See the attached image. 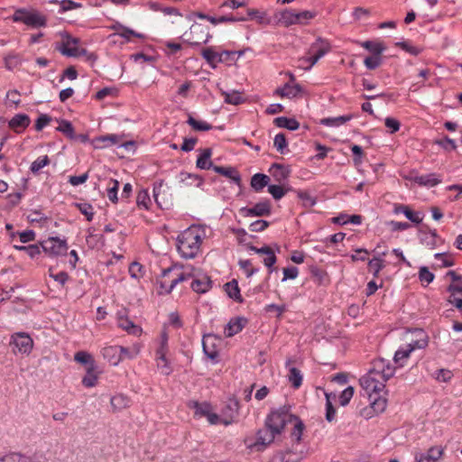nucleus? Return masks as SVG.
<instances>
[{
	"label": "nucleus",
	"instance_id": "obj_20",
	"mask_svg": "<svg viewBox=\"0 0 462 462\" xmlns=\"http://www.w3.org/2000/svg\"><path fill=\"white\" fill-rule=\"evenodd\" d=\"M247 320L242 317L231 319L225 327V335L226 337H231L239 333L245 326Z\"/></svg>",
	"mask_w": 462,
	"mask_h": 462
},
{
	"label": "nucleus",
	"instance_id": "obj_28",
	"mask_svg": "<svg viewBox=\"0 0 462 462\" xmlns=\"http://www.w3.org/2000/svg\"><path fill=\"white\" fill-rule=\"evenodd\" d=\"M269 171L274 178V180L278 182H282L288 179L291 170L289 167H286L280 163H273Z\"/></svg>",
	"mask_w": 462,
	"mask_h": 462
},
{
	"label": "nucleus",
	"instance_id": "obj_21",
	"mask_svg": "<svg viewBox=\"0 0 462 462\" xmlns=\"http://www.w3.org/2000/svg\"><path fill=\"white\" fill-rule=\"evenodd\" d=\"M120 346H109L101 350L103 357L107 360L112 365H117L121 362Z\"/></svg>",
	"mask_w": 462,
	"mask_h": 462
},
{
	"label": "nucleus",
	"instance_id": "obj_14",
	"mask_svg": "<svg viewBox=\"0 0 462 462\" xmlns=\"http://www.w3.org/2000/svg\"><path fill=\"white\" fill-rule=\"evenodd\" d=\"M444 449L441 447H431L426 453L415 455L416 462H438L443 456Z\"/></svg>",
	"mask_w": 462,
	"mask_h": 462
},
{
	"label": "nucleus",
	"instance_id": "obj_22",
	"mask_svg": "<svg viewBox=\"0 0 462 462\" xmlns=\"http://www.w3.org/2000/svg\"><path fill=\"white\" fill-rule=\"evenodd\" d=\"M213 171L220 175H223L230 179L236 185H241V176L236 168L232 166L223 167L216 165L213 167Z\"/></svg>",
	"mask_w": 462,
	"mask_h": 462
},
{
	"label": "nucleus",
	"instance_id": "obj_64",
	"mask_svg": "<svg viewBox=\"0 0 462 462\" xmlns=\"http://www.w3.org/2000/svg\"><path fill=\"white\" fill-rule=\"evenodd\" d=\"M384 125L389 129L390 134H394L400 130L401 123L393 117H386Z\"/></svg>",
	"mask_w": 462,
	"mask_h": 462
},
{
	"label": "nucleus",
	"instance_id": "obj_57",
	"mask_svg": "<svg viewBox=\"0 0 462 462\" xmlns=\"http://www.w3.org/2000/svg\"><path fill=\"white\" fill-rule=\"evenodd\" d=\"M2 462H30V459L20 453H9L2 457Z\"/></svg>",
	"mask_w": 462,
	"mask_h": 462
},
{
	"label": "nucleus",
	"instance_id": "obj_58",
	"mask_svg": "<svg viewBox=\"0 0 462 462\" xmlns=\"http://www.w3.org/2000/svg\"><path fill=\"white\" fill-rule=\"evenodd\" d=\"M354 395V387H346L339 395V403L342 406H346L349 403L350 400Z\"/></svg>",
	"mask_w": 462,
	"mask_h": 462
},
{
	"label": "nucleus",
	"instance_id": "obj_43",
	"mask_svg": "<svg viewBox=\"0 0 462 462\" xmlns=\"http://www.w3.org/2000/svg\"><path fill=\"white\" fill-rule=\"evenodd\" d=\"M289 381L295 389H298L301 385L302 374L298 368L291 367L290 369Z\"/></svg>",
	"mask_w": 462,
	"mask_h": 462
},
{
	"label": "nucleus",
	"instance_id": "obj_62",
	"mask_svg": "<svg viewBox=\"0 0 462 462\" xmlns=\"http://www.w3.org/2000/svg\"><path fill=\"white\" fill-rule=\"evenodd\" d=\"M157 361V367L161 370L162 374L168 375L171 373V367L166 358V356L163 357H156Z\"/></svg>",
	"mask_w": 462,
	"mask_h": 462
},
{
	"label": "nucleus",
	"instance_id": "obj_39",
	"mask_svg": "<svg viewBox=\"0 0 462 462\" xmlns=\"http://www.w3.org/2000/svg\"><path fill=\"white\" fill-rule=\"evenodd\" d=\"M384 261L380 257H374L372 260L368 262V269L374 275V277H378L379 273L384 268Z\"/></svg>",
	"mask_w": 462,
	"mask_h": 462
},
{
	"label": "nucleus",
	"instance_id": "obj_11",
	"mask_svg": "<svg viewBox=\"0 0 462 462\" xmlns=\"http://www.w3.org/2000/svg\"><path fill=\"white\" fill-rule=\"evenodd\" d=\"M248 250L250 251H253L254 252L255 254H264L266 255L263 262V264L269 268V273H273V265L275 264L276 261H277V258H276V255H275V253L273 252V250L268 246V245H264V246H262L260 248L253 245H249L247 246Z\"/></svg>",
	"mask_w": 462,
	"mask_h": 462
},
{
	"label": "nucleus",
	"instance_id": "obj_52",
	"mask_svg": "<svg viewBox=\"0 0 462 462\" xmlns=\"http://www.w3.org/2000/svg\"><path fill=\"white\" fill-rule=\"evenodd\" d=\"M326 395V420L329 422L334 420L336 416V409L334 408L331 401L330 396L331 393H325Z\"/></svg>",
	"mask_w": 462,
	"mask_h": 462
},
{
	"label": "nucleus",
	"instance_id": "obj_17",
	"mask_svg": "<svg viewBox=\"0 0 462 462\" xmlns=\"http://www.w3.org/2000/svg\"><path fill=\"white\" fill-rule=\"evenodd\" d=\"M331 50V45L329 42L321 37L317 38V40L310 45L309 52L310 54L316 55L318 58H322L327 53H328Z\"/></svg>",
	"mask_w": 462,
	"mask_h": 462
},
{
	"label": "nucleus",
	"instance_id": "obj_23",
	"mask_svg": "<svg viewBox=\"0 0 462 462\" xmlns=\"http://www.w3.org/2000/svg\"><path fill=\"white\" fill-rule=\"evenodd\" d=\"M302 92V88L299 84L291 85L286 83L282 88H278L274 94L282 97L293 98L299 96Z\"/></svg>",
	"mask_w": 462,
	"mask_h": 462
},
{
	"label": "nucleus",
	"instance_id": "obj_38",
	"mask_svg": "<svg viewBox=\"0 0 462 462\" xmlns=\"http://www.w3.org/2000/svg\"><path fill=\"white\" fill-rule=\"evenodd\" d=\"M62 42L60 46L56 49L61 53V51L65 49H72L73 46H77L79 42L78 38L72 37L68 32L61 33Z\"/></svg>",
	"mask_w": 462,
	"mask_h": 462
},
{
	"label": "nucleus",
	"instance_id": "obj_50",
	"mask_svg": "<svg viewBox=\"0 0 462 462\" xmlns=\"http://www.w3.org/2000/svg\"><path fill=\"white\" fill-rule=\"evenodd\" d=\"M435 143L448 152L455 151L457 149V143L455 140L449 138L448 136H445L442 139L436 140Z\"/></svg>",
	"mask_w": 462,
	"mask_h": 462
},
{
	"label": "nucleus",
	"instance_id": "obj_59",
	"mask_svg": "<svg viewBox=\"0 0 462 462\" xmlns=\"http://www.w3.org/2000/svg\"><path fill=\"white\" fill-rule=\"evenodd\" d=\"M77 207L81 214L86 216L88 221H91L94 217V211L92 205L88 203H79L77 204Z\"/></svg>",
	"mask_w": 462,
	"mask_h": 462
},
{
	"label": "nucleus",
	"instance_id": "obj_18",
	"mask_svg": "<svg viewBox=\"0 0 462 462\" xmlns=\"http://www.w3.org/2000/svg\"><path fill=\"white\" fill-rule=\"evenodd\" d=\"M239 402L237 400H230L226 404L222 418V423L225 425L231 424L238 416Z\"/></svg>",
	"mask_w": 462,
	"mask_h": 462
},
{
	"label": "nucleus",
	"instance_id": "obj_35",
	"mask_svg": "<svg viewBox=\"0 0 462 462\" xmlns=\"http://www.w3.org/2000/svg\"><path fill=\"white\" fill-rule=\"evenodd\" d=\"M362 47L373 53V56H381L384 51L385 46L383 43L374 41H365L361 43Z\"/></svg>",
	"mask_w": 462,
	"mask_h": 462
},
{
	"label": "nucleus",
	"instance_id": "obj_47",
	"mask_svg": "<svg viewBox=\"0 0 462 462\" xmlns=\"http://www.w3.org/2000/svg\"><path fill=\"white\" fill-rule=\"evenodd\" d=\"M195 409V415L200 417H206L211 411V405L208 402H194L192 406Z\"/></svg>",
	"mask_w": 462,
	"mask_h": 462
},
{
	"label": "nucleus",
	"instance_id": "obj_45",
	"mask_svg": "<svg viewBox=\"0 0 462 462\" xmlns=\"http://www.w3.org/2000/svg\"><path fill=\"white\" fill-rule=\"evenodd\" d=\"M57 130L64 134L69 139L76 138L74 127L69 121L62 120L60 125L57 127Z\"/></svg>",
	"mask_w": 462,
	"mask_h": 462
},
{
	"label": "nucleus",
	"instance_id": "obj_36",
	"mask_svg": "<svg viewBox=\"0 0 462 462\" xmlns=\"http://www.w3.org/2000/svg\"><path fill=\"white\" fill-rule=\"evenodd\" d=\"M97 375L95 373V364H91V366H88L87 369V373L82 379V384L85 387L90 388L97 384Z\"/></svg>",
	"mask_w": 462,
	"mask_h": 462
},
{
	"label": "nucleus",
	"instance_id": "obj_1",
	"mask_svg": "<svg viewBox=\"0 0 462 462\" xmlns=\"http://www.w3.org/2000/svg\"><path fill=\"white\" fill-rule=\"evenodd\" d=\"M395 367L384 358H376L372 362L368 373L359 380L360 385L368 394L380 393L385 388V383L394 375Z\"/></svg>",
	"mask_w": 462,
	"mask_h": 462
},
{
	"label": "nucleus",
	"instance_id": "obj_12",
	"mask_svg": "<svg viewBox=\"0 0 462 462\" xmlns=\"http://www.w3.org/2000/svg\"><path fill=\"white\" fill-rule=\"evenodd\" d=\"M235 54L233 51H224L221 53H218L213 50V48H204L201 51L202 57L207 60V62L210 65L211 68L215 69L217 67V62H223V55H231Z\"/></svg>",
	"mask_w": 462,
	"mask_h": 462
},
{
	"label": "nucleus",
	"instance_id": "obj_60",
	"mask_svg": "<svg viewBox=\"0 0 462 462\" xmlns=\"http://www.w3.org/2000/svg\"><path fill=\"white\" fill-rule=\"evenodd\" d=\"M268 191L276 200L281 199L285 194L286 190L280 185H268Z\"/></svg>",
	"mask_w": 462,
	"mask_h": 462
},
{
	"label": "nucleus",
	"instance_id": "obj_46",
	"mask_svg": "<svg viewBox=\"0 0 462 462\" xmlns=\"http://www.w3.org/2000/svg\"><path fill=\"white\" fill-rule=\"evenodd\" d=\"M22 59L18 54H9L5 58V68L12 70L18 68L21 65Z\"/></svg>",
	"mask_w": 462,
	"mask_h": 462
},
{
	"label": "nucleus",
	"instance_id": "obj_32",
	"mask_svg": "<svg viewBox=\"0 0 462 462\" xmlns=\"http://www.w3.org/2000/svg\"><path fill=\"white\" fill-rule=\"evenodd\" d=\"M270 178L263 173H255L251 178V187L255 191L262 190L265 186H268Z\"/></svg>",
	"mask_w": 462,
	"mask_h": 462
},
{
	"label": "nucleus",
	"instance_id": "obj_4",
	"mask_svg": "<svg viewBox=\"0 0 462 462\" xmlns=\"http://www.w3.org/2000/svg\"><path fill=\"white\" fill-rule=\"evenodd\" d=\"M293 415L290 413V407L283 406L277 411H273L265 420V427L280 434L287 423H292Z\"/></svg>",
	"mask_w": 462,
	"mask_h": 462
},
{
	"label": "nucleus",
	"instance_id": "obj_15",
	"mask_svg": "<svg viewBox=\"0 0 462 462\" xmlns=\"http://www.w3.org/2000/svg\"><path fill=\"white\" fill-rule=\"evenodd\" d=\"M192 279L190 287L197 293H205L212 287V281L207 274L199 275L196 273V276Z\"/></svg>",
	"mask_w": 462,
	"mask_h": 462
},
{
	"label": "nucleus",
	"instance_id": "obj_55",
	"mask_svg": "<svg viewBox=\"0 0 462 462\" xmlns=\"http://www.w3.org/2000/svg\"><path fill=\"white\" fill-rule=\"evenodd\" d=\"M74 359L78 363L89 365V366H91V364H95L91 355L85 351L77 352L74 356Z\"/></svg>",
	"mask_w": 462,
	"mask_h": 462
},
{
	"label": "nucleus",
	"instance_id": "obj_6",
	"mask_svg": "<svg viewBox=\"0 0 462 462\" xmlns=\"http://www.w3.org/2000/svg\"><path fill=\"white\" fill-rule=\"evenodd\" d=\"M9 346L14 354L28 356L32 350L33 340L27 333L18 332L12 335Z\"/></svg>",
	"mask_w": 462,
	"mask_h": 462
},
{
	"label": "nucleus",
	"instance_id": "obj_54",
	"mask_svg": "<svg viewBox=\"0 0 462 462\" xmlns=\"http://www.w3.org/2000/svg\"><path fill=\"white\" fill-rule=\"evenodd\" d=\"M151 202L150 196L148 191L145 189H142L138 192L136 197V203L138 207H143L144 208H148V206Z\"/></svg>",
	"mask_w": 462,
	"mask_h": 462
},
{
	"label": "nucleus",
	"instance_id": "obj_30",
	"mask_svg": "<svg viewBox=\"0 0 462 462\" xmlns=\"http://www.w3.org/2000/svg\"><path fill=\"white\" fill-rule=\"evenodd\" d=\"M276 434L268 428L259 430L256 434L255 445L266 446L272 443Z\"/></svg>",
	"mask_w": 462,
	"mask_h": 462
},
{
	"label": "nucleus",
	"instance_id": "obj_29",
	"mask_svg": "<svg viewBox=\"0 0 462 462\" xmlns=\"http://www.w3.org/2000/svg\"><path fill=\"white\" fill-rule=\"evenodd\" d=\"M225 291L229 298L234 300L236 302L242 303L243 302V297L240 293V289L238 286V282L236 280H232L225 284Z\"/></svg>",
	"mask_w": 462,
	"mask_h": 462
},
{
	"label": "nucleus",
	"instance_id": "obj_51",
	"mask_svg": "<svg viewBox=\"0 0 462 462\" xmlns=\"http://www.w3.org/2000/svg\"><path fill=\"white\" fill-rule=\"evenodd\" d=\"M296 24H306L310 20L315 17V13L310 11L295 12Z\"/></svg>",
	"mask_w": 462,
	"mask_h": 462
},
{
	"label": "nucleus",
	"instance_id": "obj_10",
	"mask_svg": "<svg viewBox=\"0 0 462 462\" xmlns=\"http://www.w3.org/2000/svg\"><path fill=\"white\" fill-rule=\"evenodd\" d=\"M220 338L214 334H208L203 337L202 347L204 354L211 360L216 361L218 357V345Z\"/></svg>",
	"mask_w": 462,
	"mask_h": 462
},
{
	"label": "nucleus",
	"instance_id": "obj_25",
	"mask_svg": "<svg viewBox=\"0 0 462 462\" xmlns=\"http://www.w3.org/2000/svg\"><path fill=\"white\" fill-rule=\"evenodd\" d=\"M212 155V149L211 148H205L200 150V154L199 155L196 166L197 168L200 170H209L212 169L215 166L213 162L210 161Z\"/></svg>",
	"mask_w": 462,
	"mask_h": 462
},
{
	"label": "nucleus",
	"instance_id": "obj_26",
	"mask_svg": "<svg viewBox=\"0 0 462 462\" xmlns=\"http://www.w3.org/2000/svg\"><path fill=\"white\" fill-rule=\"evenodd\" d=\"M118 326L123 329L126 330L130 334H137L141 331V328L135 326L133 321L127 319L125 310L117 312Z\"/></svg>",
	"mask_w": 462,
	"mask_h": 462
},
{
	"label": "nucleus",
	"instance_id": "obj_40",
	"mask_svg": "<svg viewBox=\"0 0 462 462\" xmlns=\"http://www.w3.org/2000/svg\"><path fill=\"white\" fill-rule=\"evenodd\" d=\"M187 124L195 131H209L213 128L212 125L205 121H198L192 116H189Z\"/></svg>",
	"mask_w": 462,
	"mask_h": 462
},
{
	"label": "nucleus",
	"instance_id": "obj_31",
	"mask_svg": "<svg viewBox=\"0 0 462 462\" xmlns=\"http://www.w3.org/2000/svg\"><path fill=\"white\" fill-rule=\"evenodd\" d=\"M273 122L276 126L291 131H295L300 127V123L296 119L288 118L286 116L276 117Z\"/></svg>",
	"mask_w": 462,
	"mask_h": 462
},
{
	"label": "nucleus",
	"instance_id": "obj_42",
	"mask_svg": "<svg viewBox=\"0 0 462 462\" xmlns=\"http://www.w3.org/2000/svg\"><path fill=\"white\" fill-rule=\"evenodd\" d=\"M50 163V159L47 155L38 157L34 162H32L30 170L33 174L39 173V171Z\"/></svg>",
	"mask_w": 462,
	"mask_h": 462
},
{
	"label": "nucleus",
	"instance_id": "obj_37",
	"mask_svg": "<svg viewBox=\"0 0 462 462\" xmlns=\"http://www.w3.org/2000/svg\"><path fill=\"white\" fill-rule=\"evenodd\" d=\"M292 422L294 423L293 430L291 431V438L296 441L300 442L301 439V436L303 433V430L305 429L304 423L302 420L298 417L293 415Z\"/></svg>",
	"mask_w": 462,
	"mask_h": 462
},
{
	"label": "nucleus",
	"instance_id": "obj_9",
	"mask_svg": "<svg viewBox=\"0 0 462 462\" xmlns=\"http://www.w3.org/2000/svg\"><path fill=\"white\" fill-rule=\"evenodd\" d=\"M272 212L271 202L268 199L260 201L253 207H244L240 209V214L244 217H266Z\"/></svg>",
	"mask_w": 462,
	"mask_h": 462
},
{
	"label": "nucleus",
	"instance_id": "obj_53",
	"mask_svg": "<svg viewBox=\"0 0 462 462\" xmlns=\"http://www.w3.org/2000/svg\"><path fill=\"white\" fill-rule=\"evenodd\" d=\"M297 196L304 207H312L316 204V199L308 191L299 190Z\"/></svg>",
	"mask_w": 462,
	"mask_h": 462
},
{
	"label": "nucleus",
	"instance_id": "obj_7",
	"mask_svg": "<svg viewBox=\"0 0 462 462\" xmlns=\"http://www.w3.org/2000/svg\"><path fill=\"white\" fill-rule=\"evenodd\" d=\"M41 247L44 253L51 256L66 254L69 249L66 239L53 236L41 242Z\"/></svg>",
	"mask_w": 462,
	"mask_h": 462
},
{
	"label": "nucleus",
	"instance_id": "obj_3",
	"mask_svg": "<svg viewBox=\"0 0 462 462\" xmlns=\"http://www.w3.org/2000/svg\"><path fill=\"white\" fill-rule=\"evenodd\" d=\"M176 270H178L177 265H172L162 270V277L157 281V283L160 286V294H168L171 292L177 284L189 281V279H192V277L196 276L195 268L192 266H188L183 272L176 273L175 277L168 280L170 274Z\"/></svg>",
	"mask_w": 462,
	"mask_h": 462
},
{
	"label": "nucleus",
	"instance_id": "obj_8",
	"mask_svg": "<svg viewBox=\"0 0 462 462\" xmlns=\"http://www.w3.org/2000/svg\"><path fill=\"white\" fill-rule=\"evenodd\" d=\"M211 38L209 29L201 23H195L190 27L189 38L187 40L191 45L207 43Z\"/></svg>",
	"mask_w": 462,
	"mask_h": 462
},
{
	"label": "nucleus",
	"instance_id": "obj_19",
	"mask_svg": "<svg viewBox=\"0 0 462 462\" xmlns=\"http://www.w3.org/2000/svg\"><path fill=\"white\" fill-rule=\"evenodd\" d=\"M179 182L183 187L195 186L197 188H200L204 183V179L198 174L181 171L179 175Z\"/></svg>",
	"mask_w": 462,
	"mask_h": 462
},
{
	"label": "nucleus",
	"instance_id": "obj_2",
	"mask_svg": "<svg viewBox=\"0 0 462 462\" xmlns=\"http://www.w3.org/2000/svg\"><path fill=\"white\" fill-rule=\"evenodd\" d=\"M201 242L202 231L196 226L189 227L178 236V252L181 257L192 259L198 254Z\"/></svg>",
	"mask_w": 462,
	"mask_h": 462
},
{
	"label": "nucleus",
	"instance_id": "obj_61",
	"mask_svg": "<svg viewBox=\"0 0 462 462\" xmlns=\"http://www.w3.org/2000/svg\"><path fill=\"white\" fill-rule=\"evenodd\" d=\"M434 274L426 266L420 268L419 279L421 282L430 284L434 280Z\"/></svg>",
	"mask_w": 462,
	"mask_h": 462
},
{
	"label": "nucleus",
	"instance_id": "obj_24",
	"mask_svg": "<svg viewBox=\"0 0 462 462\" xmlns=\"http://www.w3.org/2000/svg\"><path fill=\"white\" fill-rule=\"evenodd\" d=\"M412 180L420 186L426 187H434L441 182V179L437 173L417 175L412 178Z\"/></svg>",
	"mask_w": 462,
	"mask_h": 462
},
{
	"label": "nucleus",
	"instance_id": "obj_63",
	"mask_svg": "<svg viewBox=\"0 0 462 462\" xmlns=\"http://www.w3.org/2000/svg\"><path fill=\"white\" fill-rule=\"evenodd\" d=\"M382 63L381 56H370L366 57L364 60V64L368 69H375Z\"/></svg>",
	"mask_w": 462,
	"mask_h": 462
},
{
	"label": "nucleus",
	"instance_id": "obj_5",
	"mask_svg": "<svg viewBox=\"0 0 462 462\" xmlns=\"http://www.w3.org/2000/svg\"><path fill=\"white\" fill-rule=\"evenodd\" d=\"M12 19L14 22L23 23L32 28L45 27L47 25L46 16L36 10L18 9L14 12Z\"/></svg>",
	"mask_w": 462,
	"mask_h": 462
},
{
	"label": "nucleus",
	"instance_id": "obj_48",
	"mask_svg": "<svg viewBox=\"0 0 462 462\" xmlns=\"http://www.w3.org/2000/svg\"><path fill=\"white\" fill-rule=\"evenodd\" d=\"M87 243L89 247L94 248L104 244V236L103 235L93 234L91 230H88V235L87 236Z\"/></svg>",
	"mask_w": 462,
	"mask_h": 462
},
{
	"label": "nucleus",
	"instance_id": "obj_16",
	"mask_svg": "<svg viewBox=\"0 0 462 462\" xmlns=\"http://www.w3.org/2000/svg\"><path fill=\"white\" fill-rule=\"evenodd\" d=\"M274 19L277 24L284 27H290L296 24L295 11L292 9H284L274 14Z\"/></svg>",
	"mask_w": 462,
	"mask_h": 462
},
{
	"label": "nucleus",
	"instance_id": "obj_34",
	"mask_svg": "<svg viewBox=\"0 0 462 462\" xmlns=\"http://www.w3.org/2000/svg\"><path fill=\"white\" fill-rule=\"evenodd\" d=\"M310 274L315 282L319 285H327L329 282L328 273L323 269L312 266L310 268Z\"/></svg>",
	"mask_w": 462,
	"mask_h": 462
},
{
	"label": "nucleus",
	"instance_id": "obj_13",
	"mask_svg": "<svg viewBox=\"0 0 462 462\" xmlns=\"http://www.w3.org/2000/svg\"><path fill=\"white\" fill-rule=\"evenodd\" d=\"M31 124L30 116L26 114H16L9 122L8 126L16 134L23 133Z\"/></svg>",
	"mask_w": 462,
	"mask_h": 462
},
{
	"label": "nucleus",
	"instance_id": "obj_44",
	"mask_svg": "<svg viewBox=\"0 0 462 462\" xmlns=\"http://www.w3.org/2000/svg\"><path fill=\"white\" fill-rule=\"evenodd\" d=\"M395 45L413 56H418L422 51L421 48L414 46L407 41L398 42L395 43Z\"/></svg>",
	"mask_w": 462,
	"mask_h": 462
},
{
	"label": "nucleus",
	"instance_id": "obj_33",
	"mask_svg": "<svg viewBox=\"0 0 462 462\" xmlns=\"http://www.w3.org/2000/svg\"><path fill=\"white\" fill-rule=\"evenodd\" d=\"M111 406L115 411L129 407L130 399L124 394H116L110 400Z\"/></svg>",
	"mask_w": 462,
	"mask_h": 462
},
{
	"label": "nucleus",
	"instance_id": "obj_41",
	"mask_svg": "<svg viewBox=\"0 0 462 462\" xmlns=\"http://www.w3.org/2000/svg\"><path fill=\"white\" fill-rule=\"evenodd\" d=\"M222 96L224 97L225 102L227 104L236 106L244 102V98L239 91H223Z\"/></svg>",
	"mask_w": 462,
	"mask_h": 462
},
{
	"label": "nucleus",
	"instance_id": "obj_27",
	"mask_svg": "<svg viewBox=\"0 0 462 462\" xmlns=\"http://www.w3.org/2000/svg\"><path fill=\"white\" fill-rule=\"evenodd\" d=\"M354 116L352 114L343 115L336 117H325L319 120V124L328 127H338L349 122Z\"/></svg>",
	"mask_w": 462,
	"mask_h": 462
},
{
	"label": "nucleus",
	"instance_id": "obj_56",
	"mask_svg": "<svg viewBox=\"0 0 462 462\" xmlns=\"http://www.w3.org/2000/svg\"><path fill=\"white\" fill-rule=\"evenodd\" d=\"M120 349H124L121 351V361L124 359H133L136 357L140 352V349L138 346H134L133 348H128L125 346H120Z\"/></svg>",
	"mask_w": 462,
	"mask_h": 462
},
{
	"label": "nucleus",
	"instance_id": "obj_49",
	"mask_svg": "<svg viewBox=\"0 0 462 462\" xmlns=\"http://www.w3.org/2000/svg\"><path fill=\"white\" fill-rule=\"evenodd\" d=\"M273 145L280 153L283 154L288 145L285 134L282 133L276 134L274 137Z\"/></svg>",
	"mask_w": 462,
	"mask_h": 462
}]
</instances>
